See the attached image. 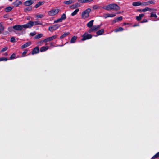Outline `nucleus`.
<instances>
[{
  "label": "nucleus",
  "instance_id": "nucleus-35",
  "mask_svg": "<svg viewBox=\"0 0 159 159\" xmlns=\"http://www.w3.org/2000/svg\"><path fill=\"white\" fill-rule=\"evenodd\" d=\"M159 157V152L157 153H156L155 155H154L152 158V159H155L156 158H157Z\"/></svg>",
  "mask_w": 159,
  "mask_h": 159
},
{
  "label": "nucleus",
  "instance_id": "nucleus-1",
  "mask_svg": "<svg viewBox=\"0 0 159 159\" xmlns=\"http://www.w3.org/2000/svg\"><path fill=\"white\" fill-rule=\"evenodd\" d=\"M103 8L107 10H113L114 11H117L120 9V7L117 4L115 3L105 6L103 7Z\"/></svg>",
  "mask_w": 159,
  "mask_h": 159
},
{
  "label": "nucleus",
  "instance_id": "nucleus-58",
  "mask_svg": "<svg viewBox=\"0 0 159 159\" xmlns=\"http://www.w3.org/2000/svg\"><path fill=\"white\" fill-rule=\"evenodd\" d=\"M6 16L7 15H5L4 16V18H6Z\"/></svg>",
  "mask_w": 159,
  "mask_h": 159
},
{
  "label": "nucleus",
  "instance_id": "nucleus-48",
  "mask_svg": "<svg viewBox=\"0 0 159 159\" xmlns=\"http://www.w3.org/2000/svg\"><path fill=\"white\" fill-rule=\"evenodd\" d=\"M148 1V4L149 5L150 4H154V2L152 1Z\"/></svg>",
  "mask_w": 159,
  "mask_h": 159
},
{
  "label": "nucleus",
  "instance_id": "nucleus-34",
  "mask_svg": "<svg viewBox=\"0 0 159 159\" xmlns=\"http://www.w3.org/2000/svg\"><path fill=\"white\" fill-rule=\"evenodd\" d=\"M66 18V16L65 14H63L61 16L60 18L63 21V20H65Z\"/></svg>",
  "mask_w": 159,
  "mask_h": 159
},
{
  "label": "nucleus",
  "instance_id": "nucleus-2",
  "mask_svg": "<svg viewBox=\"0 0 159 159\" xmlns=\"http://www.w3.org/2000/svg\"><path fill=\"white\" fill-rule=\"evenodd\" d=\"M27 24L23 25H16L13 26V28L16 30L21 31L23 28L26 29L28 28Z\"/></svg>",
  "mask_w": 159,
  "mask_h": 159
},
{
  "label": "nucleus",
  "instance_id": "nucleus-54",
  "mask_svg": "<svg viewBox=\"0 0 159 159\" xmlns=\"http://www.w3.org/2000/svg\"><path fill=\"white\" fill-rule=\"evenodd\" d=\"M8 30L10 31H11V30H12V28L11 27H10L8 28Z\"/></svg>",
  "mask_w": 159,
  "mask_h": 159
},
{
  "label": "nucleus",
  "instance_id": "nucleus-24",
  "mask_svg": "<svg viewBox=\"0 0 159 159\" xmlns=\"http://www.w3.org/2000/svg\"><path fill=\"white\" fill-rule=\"evenodd\" d=\"M132 5L134 6L142 5V3H141L139 2H134L133 3Z\"/></svg>",
  "mask_w": 159,
  "mask_h": 159
},
{
  "label": "nucleus",
  "instance_id": "nucleus-13",
  "mask_svg": "<svg viewBox=\"0 0 159 159\" xmlns=\"http://www.w3.org/2000/svg\"><path fill=\"white\" fill-rule=\"evenodd\" d=\"M31 44V42L30 41H28L25 44L23 45L21 47V48L22 49H23L24 48H25L29 46H30Z\"/></svg>",
  "mask_w": 159,
  "mask_h": 159
},
{
  "label": "nucleus",
  "instance_id": "nucleus-14",
  "mask_svg": "<svg viewBox=\"0 0 159 159\" xmlns=\"http://www.w3.org/2000/svg\"><path fill=\"white\" fill-rule=\"evenodd\" d=\"M45 3L44 1H39L37 4H36L34 6L36 8H38L39 6L43 5Z\"/></svg>",
  "mask_w": 159,
  "mask_h": 159
},
{
  "label": "nucleus",
  "instance_id": "nucleus-9",
  "mask_svg": "<svg viewBox=\"0 0 159 159\" xmlns=\"http://www.w3.org/2000/svg\"><path fill=\"white\" fill-rule=\"evenodd\" d=\"M57 35H55L52 36L48 37L47 38L44 39V40L46 41V42L48 41H52L54 39H55L57 38Z\"/></svg>",
  "mask_w": 159,
  "mask_h": 159
},
{
  "label": "nucleus",
  "instance_id": "nucleus-7",
  "mask_svg": "<svg viewBox=\"0 0 159 159\" xmlns=\"http://www.w3.org/2000/svg\"><path fill=\"white\" fill-rule=\"evenodd\" d=\"M59 9H54L48 11V13L49 16H53L58 13L59 12Z\"/></svg>",
  "mask_w": 159,
  "mask_h": 159
},
{
  "label": "nucleus",
  "instance_id": "nucleus-26",
  "mask_svg": "<svg viewBox=\"0 0 159 159\" xmlns=\"http://www.w3.org/2000/svg\"><path fill=\"white\" fill-rule=\"evenodd\" d=\"M124 30V29L123 28L121 27H120L118 28H117L116 29H115L114 30V31L115 32H119V31H122L123 30Z\"/></svg>",
  "mask_w": 159,
  "mask_h": 159
},
{
  "label": "nucleus",
  "instance_id": "nucleus-31",
  "mask_svg": "<svg viewBox=\"0 0 159 159\" xmlns=\"http://www.w3.org/2000/svg\"><path fill=\"white\" fill-rule=\"evenodd\" d=\"M147 11H149L151 12H155L157 10L156 9L154 8H150L148 7H146Z\"/></svg>",
  "mask_w": 159,
  "mask_h": 159
},
{
  "label": "nucleus",
  "instance_id": "nucleus-27",
  "mask_svg": "<svg viewBox=\"0 0 159 159\" xmlns=\"http://www.w3.org/2000/svg\"><path fill=\"white\" fill-rule=\"evenodd\" d=\"M43 36V35L42 34H38L36 35L34 37V39H38L39 38H40L42 37Z\"/></svg>",
  "mask_w": 159,
  "mask_h": 159
},
{
  "label": "nucleus",
  "instance_id": "nucleus-18",
  "mask_svg": "<svg viewBox=\"0 0 159 159\" xmlns=\"http://www.w3.org/2000/svg\"><path fill=\"white\" fill-rule=\"evenodd\" d=\"M94 31H97L100 28V25H96L93 26L92 27Z\"/></svg>",
  "mask_w": 159,
  "mask_h": 159
},
{
  "label": "nucleus",
  "instance_id": "nucleus-61",
  "mask_svg": "<svg viewBox=\"0 0 159 159\" xmlns=\"http://www.w3.org/2000/svg\"><path fill=\"white\" fill-rule=\"evenodd\" d=\"M50 44H51V45H52V43H50Z\"/></svg>",
  "mask_w": 159,
  "mask_h": 159
},
{
  "label": "nucleus",
  "instance_id": "nucleus-33",
  "mask_svg": "<svg viewBox=\"0 0 159 159\" xmlns=\"http://www.w3.org/2000/svg\"><path fill=\"white\" fill-rule=\"evenodd\" d=\"M137 11L139 12H145L147 11V8L146 7L145 8L143 9H138Z\"/></svg>",
  "mask_w": 159,
  "mask_h": 159
},
{
  "label": "nucleus",
  "instance_id": "nucleus-49",
  "mask_svg": "<svg viewBox=\"0 0 159 159\" xmlns=\"http://www.w3.org/2000/svg\"><path fill=\"white\" fill-rule=\"evenodd\" d=\"M78 2H80V3H85V0H78Z\"/></svg>",
  "mask_w": 159,
  "mask_h": 159
},
{
  "label": "nucleus",
  "instance_id": "nucleus-8",
  "mask_svg": "<svg viewBox=\"0 0 159 159\" xmlns=\"http://www.w3.org/2000/svg\"><path fill=\"white\" fill-rule=\"evenodd\" d=\"M39 47H36L33 49L32 51L31 54L33 55L37 54L39 52Z\"/></svg>",
  "mask_w": 159,
  "mask_h": 159
},
{
  "label": "nucleus",
  "instance_id": "nucleus-30",
  "mask_svg": "<svg viewBox=\"0 0 159 159\" xmlns=\"http://www.w3.org/2000/svg\"><path fill=\"white\" fill-rule=\"evenodd\" d=\"M44 42H46V41L44 40V39L38 42L37 43V44L39 46H42L43 45V43Z\"/></svg>",
  "mask_w": 159,
  "mask_h": 159
},
{
  "label": "nucleus",
  "instance_id": "nucleus-44",
  "mask_svg": "<svg viewBox=\"0 0 159 159\" xmlns=\"http://www.w3.org/2000/svg\"><path fill=\"white\" fill-rule=\"evenodd\" d=\"M8 49L7 47H6L3 48L1 51V52H4L7 50Z\"/></svg>",
  "mask_w": 159,
  "mask_h": 159
},
{
  "label": "nucleus",
  "instance_id": "nucleus-43",
  "mask_svg": "<svg viewBox=\"0 0 159 159\" xmlns=\"http://www.w3.org/2000/svg\"><path fill=\"white\" fill-rule=\"evenodd\" d=\"M44 15L43 14H39L37 15V17L39 18H42L44 17Z\"/></svg>",
  "mask_w": 159,
  "mask_h": 159
},
{
  "label": "nucleus",
  "instance_id": "nucleus-6",
  "mask_svg": "<svg viewBox=\"0 0 159 159\" xmlns=\"http://www.w3.org/2000/svg\"><path fill=\"white\" fill-rule=\"evenodd\" d=\"M60 26V25L59 24H56L53 25H52L48 28V30L51 32H53L58 28Z\"/></svg>",
  "mask_w": 159,
  "mask_h": 159
},
{
  "label": "nucleus",
  "instance_id": "nucleus-38",
  "mask_svg": "<svg viewBox=\"0 0 159 159\" xmlns=\"http://www.w3.org/2000/svg\"><path fill=\"white\" fill-rule=\"evenodd\" d=\"M62 21V20L60 18L59 19H57V20H55L54 22L55 23H57L58 22H61Z\"/></svg>",
  "mask_w": 159,
  "mask_h": 159
},
{
  "label": "nucleus",
  "instance_id": "nucleus-50",
  "mask_svg": "<svg viewBox=\"0 0 159 159\" xmlns=\"http://www.w3.org/2000/svg\"><path fill=\"white\" fill-rule=\"evenodd\" d=\"M36 34V33L35 32H32L30 33V35L31 36H34Z\"/></svg>",
  "mask_w": 159,
  "mask_h": 159
},
{
  "label": "nucleus",
  "instance_id": "nucleus-15",
  "mask_svg": "<svg viewBox=\"0 0 159 159\" xmlns=\"http://www.w3.org/2000/svg\"><path fill=\"white\" fill-rule=\"evenodd\" d=\"M48 46H43L40 48V51L41 52L46 51L49 49Z\"/></svg>",
  "mask_w": 159,
  "mask_h": 159
},
{
  "label": "nucleus",
  "instance_id": "nucleus-29",
  "mask_svg": "<svg viewBox=\"0 0 159 159\" xmlns=\"http://www.w3.org/2000/svg\"><path fill=\"white\" fill-rule=\"evenodd\" d=\"M122 19V16H121L120 17H118L115 19V20H113V22H114L115 23H116V22H118L119 21L121 20Z\"/></svg>",
  "mask_w": 159,
  "mask_h": 159
},
{
  "label": "nucleus",
  "instance_id": "nucleus-21",
  "mask_svg": "<svg viewBox=\"0 0 159 159\" xmlns=\"http://www.w3.org/2000/svg\"><path fill=\"white\" fill-rule=\"evenodd\" d=\"M32 6H29L26 8H25L24 10L25 12H27L32 10Z\"/></svg>",
  "mask_w": 159,
  "mask_h": 159
},
{
  "label": "nucleus",
  "instance_id": "nucleus-19",
  "mask_svg": "<svg viewBox=\"0 0 159 159\" xmlns=\"http://www.w3.org/2000/svg\"><path fill=\"white\" fill-rule=\"evenodd\" d=\"M77 36H74L73 37L70 41V43H74L75 42V41L77 39Z\"/></svg>",
  "mask_w": 159,
  "mask_h": 159
},
{
  "label": "nucleus",
  "instance_id": "nucleus-45",
  "mask_svg": "<svg viewBox=\"0 0 159 159\" xmlns=\"http://www.w3.org/2000/svg\"><path fill=\"white\" fill-rule=\"evenodd\" d=\"M69 8H71V9H74L75 8H75V5H74V4H73V5H72L70 6L69 7Z\"/></svg>",
  "mask_w": 159,
  "mask_h": 159
},
{
  "label": "nucleus",
  "instance_id": "nucleus-25",
  "mask_svg": "<svg viewBox=\"0 0 159 159\" xmlns=\"http://www.w3.org/2000/svg\"><path fill=\"white\" fill-rule=\"evenodd\" d=\"M69 34V33L68 32L64 33L63 35L60 36V39H62L64 37H65L67 36Z\"/></svg>",
  "mask_w": 159,
  "mask_h": 159
},
{
  "label": "nucleus",
  "instance_id": "nucleus-12",
  "mask_svg": "<svg viewBox=\"0 0 159 159\" xmlns=\"http://www.w3.org/2000/svg\"><path fill=\"white\" fill-rule=\"evenodd\" d=\"M22 2L19 0H16L13 3V5L15 7H18L20 5L22 4Z\"/></svg>",
  "mask_w": 159,
  "mask_h": 159
},
{
  "label": "nucleus",
  "instance_id": "nucleus-36",
  "mask_svg": "<svg viewBox=\"0 0 159 159\" xmlns=\"http://www.w3.org/2000/svg\"><path fill=\"white\" fill-rule=\"evenodd\" d=\"M150 17L151 18L153 17H154L155 18H157V16L155 14L153 13H151V16H150Z\"/></svg>",
  "mask_w": 159,
  "mask_h": 159
},
{
  "label": "nucleus",
  "instance_id": "nucleus-59",
  "mask_svg": "<svg viewBox=\"0 0 159 159\" xmlns=\"http://www.w3.org/2000/svg\"><path fill=\"white\" fill-rule=\"evenodd\" d=\"M10 20H13L12 18H10Z\"/></svg>",
  "mask_w": 159,
  "mask_h": 159
},
{
  "label": "nucleus",
  "instance_id": "nucleus-52",
  "mask_svg": "<svg viewBox=\"0 0 159 159\" xmlns=\"http://www.w3.org/2000/svg\"><path fill=\"white\" fill-rule=\"evenodd\" d=\"M147 22V20L146 19H143V20L141 21V23H145V22Z\"/></svg>",
  "mask_w": 159,
  "mask_h": 159
},
{
  "label": "nucleus",
  "instance_id": "nucleus-56",
  "mask_svg": "<svg viewBox=\"0 0 159 159\" xmlns=\"http://www.w3.org/2000/svg\"><path fill=\"white\" fill-rule=\"evenodd\" d=\"M124 24L125 25H128L129 24V23H125Z\"/></svg>",
  "mask_w": 159,
  "mask_h": 159
},
{
  "label": "nucleus",
  "instance_id": "nucleus-51",
  "mask_svg": "<svg viewBox=\"0 0 159 159\" xmlns=\"http://www.w3.org/2000/svg\"><path fill=\"white\" fill-rule=\"evenodd\" d=\"M98 8V6L97 5H94L93 7V9H96Z\"/></svg>",
  "mask_w": 159,
  "mask_h": 159
},
{
  "label": "nucleus",
  "instance_id": "nucleus-4",
  "mask_svg": "<svg viewBox=\"0 0 159 159\" xmlns=\"http://www.w3.org/2000/svg\"><path fill=\"white\" fill-rule=\"evenodd\" d=\"M91 11V9L90 8H88L84 11L82 13V18H86L88 17L89 16V14Z\"/></svg>",
  "mask_w": 159,
  "mask_h": 159
},
{
  "label": "nucleus",
  "instance_id": "nucleus-10",
  "mask_svg": "<svg viewBox=\"0 0 159 159\" xmlns=\"http://www.w3.org/2000/svg\"><path fill=\"white\" fill-rule=\"evenodd\" d=\"M34 3V1L32 0H28L25 1L24 3V4L25 6L29 7Z\"/></svg>",
  "mask_w": 159,
  "mask_h": 159
},
{
  "label": "nucleus",
  "instance_id": "nucleus-32",
  "mask_svg": "<svg viewBox=\"0 0 159 159\" xmlns=\"http://www.w3.org/2000/svg\"><path fill=\"white\" fill-rule=\"evenodd\" d=\"M12 9V8L11 7L9 6L5 9V11L6 12H9L11 11Z\"/></svg>",
  "mask_w": 159,
  "mask_h": 159
},
{
  "label": "nucleus",
  "instance_id": "nucleus-53",
  "mask_svg": "<svg viewBox=\"0 0 159 159\" xmlns=\"http://www.w3.org/2000/svg\"><path fill=\"white\" fill-rule=\"evenodd\" d=\"M93 0H85V3H87L92 1Z\"/></svg>",
  "mask_w": 159,
  "mask_h": 159
},
{
  "label": "nucleus",
  "instance_id": "nucleus-46",
  "mask_svg": "<svg viewBox=\"0 0 159 159\" xmlns=\"http://www.w3.org/2000/svg\"><path fill=\"white\" fill-rule=\"evenodd\" d=\"M74 5H75V8H76L78 7H80V4L78 3H76L75 4H74Z\"/></svg>",
  "mask_w": 159,
  "mask_h": 159
},
{
  "label": "nucleus",
  "instance_id": "nucleus-42",
  "mask_svg": "<svg viewBox=\"0 0 159 159\" xmlns=\"http://www.w3.org/2000/svg\"><path fill=\"white\" fill-rule=\"evenodd\" d=\"M10 41L12 43H15V39L14 37H12L11 38Z\"/></svg>",
  "mask_w": 159,
  "mask_h": 159
},
{
  "label": "nucleus",
  "instance_id": "nucleus-23",
  "mask_svg": "<svg viewBox=\"0 0 159 159\" xmlns=\"http://www.w3.org/2000/svg\"><path fill=\"white\" fill-rule=\"evenodd\" d=\"M94 20H92L88 23L87 24V26L88 27L90 28L92 27L93 25V22Z\"/></svg>",
  "mask_w": 159,
  "mask_h": 159
},
{
  "label": "nucleus",
  "instance_id": "nucleus-5",
  "mask_svg": "<svg viewBox=\"0 0 159 159\" xmlns=\"http://www.w3.org/2000/svg\"><path fill=\"white\" fill-rule=\"evenodd\" d=\"M27 24L28 28H31L33 25H42V23L39 22L37 21H30Z\"/></svg>",
  "mask_w": 159,
  "mask_h": 159
},
{
  "label": "nucleus",
  "instance_id": "nucleus-37",
  "mask_svg": "<svg viewBox=\"0 0 159 159\" xmlns=\"http://www.w3.org/2000/svg\"><path fill=\"white\" fill-rule=\"evenodd\" d=\"M16 57V54L14 53L10 57V59H14Z\"/></svg>",
  "mask_w": 159,
  "mask_h": 159
},
{
  "label": "nucleus",
  "instance_id": "nucleus-47",
  "mask_svg": "<svg viewBox=\"0 0 159 159\" xmlns=\"http://www.w3.org/2000/svg\"><path fill=\"white\" fill-rule=\"evenodd\" d=\"M94 31L92 27L88 30V33H91L92 32Z\"/></svg>",
  "mask_w": 159,
  "mask_h": 159
},
{
  "label": "nucleus",
  "instance_id": "nucleus-11",
  "mask_svg": "<svg viewBox=\"0 0 159 159\" xmlns=\"http://www.w3.org/2000/svg\"><path fill=\"white\" fill-rule=\"evenodd\" d=\"M116 16V15L114 14H110L109 13L104 14L103 15V17L106 18L107 17H113Z\"/></svg>",
  "mask_w": 159,
  "mask_h": 159
},
{
  "label": "nucleus",
  "instance_id": "nucleus-20",
  "mask_svg": "<svg viewBox=\"0 0 159 159\" xmlns=\"http://www.w3.org/2000/svg\"><path fill=\"white\" fill-rule=\"evenodd\" d=\"M144 16L143 14H139V16L136 17V19L138 21L140 20L142 18H143Z\"/></svg>",
  "mask_w": 159,
  "mask_h": 159
},
{
  "label": "nucleus",
  "instance_id": "nucleus-28",
  "mask_svg": "<svg viewBox=\"0 0 159 159\" xmlns=\"http://www.w3.org/2000/svg\"><path fill=\"white\" fill-rule=\"evenodd\" d=\"M79 8H77V9H75L74 11L71 14V16H74L76 15L77 13L79 12Z\"/></svg>",
  "mask_w": 159,
  "mask_h": 159
},
{
  "label": "nucleus",
  "instance_id": "nucleus-3",
  "mask_svg": "<svg viewBox=\"0 0 159 159\" xmlns=\"http://www.w3.org/2000/svg\"><path fill=\"white\" fill-rule=\"evenodd\" d=\"M82 37L81 40L84 41L91 39L92 37V35L87 32H85L82 35Z\"/></svg>",
  "mask_w": 159,
  "mask_h": 159
},
{
  "label": "nucleus",
  "instance_id": "nucleus-16",
  "mask_svg": "<svg viewBox=\"0 0 159 159\" xmlns=\"http://www.w3.org/2000/svg\"><path fill=\"white\" fill-rule=\"evenodd\" d=\"M4 30V27L3 26V23L1 22L0 23V33H2Z\"/></svg>",
  "mask_w": 159,
  "mask_h": 159
},
{
  "label": "nucleus",
  "instance_id": "nucleus-22",
  "mask_svg": "<svg viewBox=\"0 0 159 159\" xmlns=\"http://www.w3.org/2000/svg\"><path fill=\"white\" fill-rule=\"evenodd\" d=\"M74 2H73L72 0H69L68 1H64L63 2V3L66 5H69Z\"/></svg>",
  "mask_w": 159,
  "mask_h": 159
},
{
  "label": "nucleus",
  "instance_id": "nucleus-39",
  "mask_svg": "<svg viewBox=\"0 0 159 159\" xmlns=\"http://www.w3.org/2000/svg\"><path fill=\"white\" fill-rule=\"evenodd\" d=\"M28 49H25L24 52L22 53V55L23 56H25V55L27 53V52H28Z\"/></svg>",
  "mask_w": 159,
  "mask_h": 159
},
{
  "label": "nucleus",
  "instance_id": "nucleus-60",
  "mask_svg": "<svg viewBox=\"0 0 159 159\" xmlns=\"http://www.w3.org/2000/svg\"><path fill=\"white\" fill-rule=\"evenodd\" d=\"M23 33L24 34H25V31H24L23 32Z\"/></svg>",
  "mask_w": 159,
  "mask_h": 159
},
{
  "label": "nucleus",
  "instance_id": "nucleus-57",
  "mask_svg": "<svg viewBox=\"0 0 159 159\" xmlns=\"http://www.w3.org/2000/svg\"><path fill=\"white\" fill-rule=\"evenodd\" d=\"M7 53H5V56H7Z\"/></svg>",
  "mask_w": 159,
  "mask_h": 159
},
{
  "label": "nucleus",
  "instance_id": "nucleus-41",
  "mask_svg": "<svg viewBox=\"0 0 159 159\" xmlns=\"http://www.w3.org/2000/svg\"><path fill=\"white\" fill-rule=\"evenodd\" d=\"M149 5L148 1L142 3V5L147 6Z\"/></svg>",
  "mask_w": 159,
  "mask_h": 159
},
{
  "label": "nucleus",
  "instance_id": "nucleus-55",
  "mask_svg": "<svg viewBox=\"0 0 159 159\" xmlns=\"http://www.w3.org/2000/svg\"><path fill=\"white\" fill-rule=\"evenodd\" d=\"M139 25H138V24H135V25H133V26L134 27H135V26H139Z\"/></svg>",
  "mask_w": 159,
  "mask_h": 159
},
{
  "label": "nucleus",
  "instance_id": "nucleus-17",
  "mask_svg": "<svg viewBox=\"0 0 159 159\" xmlns=\"http://www.w3.org/2000/svg\"><path fill=\"white\" fill-rule=\"evenodd\" d=\"M104 30L103 29H102L100 30H99L97 32L96 34L97 35L96 36L102 35L104 33Z\"/></svg>",
  "mask_w": 159,
  "mask_h": 159
},
{
  "label": "nucleus",
  "instance_id": "nucleus-40",
  "mask_svg": "<svg viewBox=\"0 0 159 159\" xmlns=\"http://www.w3.org/2000/svg\"><path fill=\"white\" fill-rule=\"evenodd\" d=\"M7 60L8 59L6 57L0 58V61H7Z\"/></svg>",
  "mask_w": 159,
  "mask_h": 159
}]
</instances>
